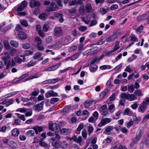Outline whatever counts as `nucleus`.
<instances>
[{"label":"nucleus","instance_id":"nucleus-6","mask_svg":"<svg viewBox=\"0 0 149 149\" xmlns=\"http://www.w3.org/2000/svg\"><path fill=\"white\" fill-rule=\"evenodd\" d=\"M44 102L42 101L40 103L35 105L33 107V109L36 111H38L43 109Z\"/></svg>","mask_w":149,"mask_h":149},{"label":"nucleus","instance_id":"nucleus-12","mask_svg":"<svg viewBox=\"0 0 149 149\" xmlns=\"http://www.w3.org/2000/svg\"><path fill=\"white\" fill-rule=\"evenodd\" d=\"M69 140H73L74 141L77 143H80L82 140V137L81 136H80L77 138L75 136H74L72 137H70L69 138Z\"/></svg>","mask_w":149,"mask_h":149},{"label":"nucleus","instance_id":"nucleus-15","mask_svg":"<svg viewBox=\"0 0 149 149\" xmlns=\"http://www.w3.org/2000/svg\"><path fill=\"white\" fill-rule=\"evenodd\" d=\"M50 140L52 141V146L54 147H57L59 144V141L58 140H57L54 137H52L50 139Z\"/></svg>","mask_w":149,"mask_h":149},{"label":"nucleus","instance_id":"nucleus-53","mask_svg":"<svg viewBox=\"0 0 149 149\" xmlns=\"http://www.w3.org/2000/svg\"><path fill=\"white\" fill-rule=\"evenodd\" d=\"M114 107L115 106L114 104H112L109 106V109L111 113H113L114 111V110L113 109L114 108Z\"/></svg>","mask_w":149,"mask_h":149},{"label":"nucleus","instance_id":"nucleus-1","mask_svg":"<svg viewBox=\"0 0 149 149\" xmlns=\"http://www.w3.org/2000/svg\"><path fill=\"white\" fill-rule=\"evenodd\" d=\"M111 118H102L98 124V126L99 127H102L106 124L109 123L111 122Z\"/></svg>","mask_w":149,"mask_h":149},{"label":"nucleus","instance_id":"nucleus-9","mask_svg":"<svg viewBox=\"0 0 149 149\" xmlns=\"http://www.w3.org/2000/svg\"><path fill=\"white\" fill-rule=\"evenodd\" d=\"M40 5V3L38 1L31 0L30 2V6L32 8L38 7Z\"/></svg>","mask_w":149,"mask_h":149},{"label":"nucleus","instance_id":"nucleus-28","mask_svg":"<svg viewBox=\"0 0 149 149\" xmlns=\"http://www.w3.org/2000/svg\"><path fill=\"white\" fill-rule=\"evenodd\" d=\"M124 114L125 115L131 116L132 115V111L130 110L129 108H127L124 110Z\"/></svg>","mask_w":149,"mask_h":149},{"label":"nucleus","instance_id":"nucleus-61","mask_svg":"<svg viewBox=\"0 0 149 149\" xmlns=\"http://www.w3.org/2000/svg\"><path fill=\"white\" fill-rule=\"evenodd\" d=\"M129 94H126L125 93H123L121 95L122 98L128 100Z\"/></svg>","mask_w":149,"mask_h":149},{"label":"nucleus","instance_id":"nucleus-46","mask_svg":"<svg viewBox=\"0 0 149 149\" xmlns=\"http://www.w3.org/2000/svg\"><path fill=\"white\" fill-rule=\"evenodd\" d=\"M89 112L87 110H84L83 111V113H82V115H86V116L85 117V119H86L88 118V117H89Z\"/></svg>","mask_w":149,"mask_h":149},{"label":"nucleus","instance_id":"nucleus-10","mask_svg":"<svg viewBox=\"0 0 149 149\" xmlns=\"http://www.w3.org/2000/svg\"><path fill=\"white\" fill-rule=\"evenodd\" d=\"M58 93L56 92H54L53 91L50 90L48 91V93H47L45 94V96L47 98L50 96L55 97L57 96Z\"/></svg>","mask_w":149,"mask_h":149},{"label":"nucleus","instance_id":"nucleus-38","mask_svg":"<svg viewBox=\"0 0 149 149\" xmlns=\"http://www.w3.org/2000/svg\"><path fill=\"white\" fill-rule=\"evenodd\" d=\"M80 55V53H77L70 57V59L72 61H74L77 59Z\"/></svg>","mask_w":149,"mask_h":149},{"label":"nucleus","instance_id":"nucleus-23","mask_svg":"<svg viewBox=\"0 0 149 149\" xmlns=\"http://www.w3.org/2000/svg\"><path fill=\"white\" fill-rule=\"evenodd\" d=\"M116 39V36L115 35H113L109 37L106 39L105 40L106 42L113 41Z\"/></svg>","mask_w":149,"mask_h":149},{"label":"nucleus","instance_id":"nucleus-58","mask_svg":"<svg viewBox=\"0 0 149 149\" xmlns=\"http://www.w3.org/2000/svg\"><path fill=\"white\" fill-rule=\"evenodd\" d=\"M59 87V85H57L54 86H49L47 88V89H55L58 88Z\"/></svg>","mask_w":149,"mask_h":149},{"label":"nucleus","instance_id":"nucleus-8","mask_svg":"<svg viewBox=\"0 0 149 149\" xmlns=\"http://www.w3.org/2000/svg\"><path fill=\"white\" fill-rule=\"evenodd\" d=\"M1 59L5 64L9 60H10V57L8 52H6L4 53V56L1 57Z\"/></svg>","mask_w":149,"mask_h":149},{"label":"nucleus","instance_id":"nucleus-37","mask_svg":"<svg viewBox=\"0 0 149 149\" xmlns=\"http://www.w3.org/2000/svg\"><path fill=\"white\" fill-rule=\"evenodd\" d=\"M47 15L45 13L41 14L39 16V19L43 20H45L47 18Z\"/></svg>","mask_w":149,"mask_h":149},{"label":"nucleus","instance_id":"nucleus-29","mask_svg":"<svg viewBox=\"0 0 149 149\" xmlns=\"http://www.w3.org/2000/svg\"><path fill=\"white\" fill-rule=\"evenodd\" d=\"M10 44L12 46L15 47H17L19 45L18 42L14 40H11L10 42Z\"/></svg>","mask_w":149,"mask_h":149},{"label":"nucleus","instance_id":"nucleus-40","mask_svg":"<svg viewBox=\"0 0 149 149\" xmlns=\"http://www.w3.org/2000/svg\"><path fill=\"white\" fill-rule=\"evenodd\" d=\"M33 54V52L28 50H26L24 53V55L25 56H28L30 55H32Z\"/></svg>","mask_w":149,"mask_h":149},{"label":"nucleus","instance_id":"nucleus-32","mask_svg":"<svg viewBox=\"0 0 149 149\" xmlns=\"http://www.w3.org/2000/svg\"><path fill=\"white\" fill-rule=\"evenodd\" d=\"M68 143L65 141H63L60 143V146L61 147L65 149L68 147Z\"/></svg>","mask_w":149,"mask_h":149},{"label":"nucleus","instance_id":"nucleus-24","mask_svg":"<svg viewBox=\"0 0 149 149\" xmlns=\"http://www.w3.org/2000/svg\"><path fill=\"white\" fill-rule=\"evenodd\" d=\"M93 101L92 100H86L84 103V106L86 108H88L92 104Z\"/></svg>","mask_w":149,"mask_h":149},{"label":"nucleus","instance_id":"nucleus-39","mask_svg":"<svg viewBox=\"0 0 149 149\" xmlns=\"http://www.w3.org/2000/svg\"><path fill=\"white\" fill-rule=\"evenodd\" d=\"M134 88L133 85L129 86L127 88L128 91L130 93H132L134 90Z\"/></svg>","mask_w":149,"mask_h":149},{"label":"nucleus","instance_id":"nucleus-49","mask_svg":"<svg viewBox=\"0 0 149 149\" xmlns=\"http://www.w3.org/2000/svg\"><path fill=\"white\" fill-rule=\"evenodd\" d=\"M36 63V62L31 60L27 63V66L28 67H30L35 65Z\"/></svg>","mask_w":149,"mask_h":149},{"label":"nucleus","instance_id":"nucleus-54","mask_svg":"<svg viewBox=\"0 0 149 149\" xmlns=\"http://www.w3.org/2000/svg\"><path fill=\"white\" fill-rule=\"evenodd\" d=\"M149 103V98H146L145 100L143 101L142 104L146 106H147Z\"/></svg>","mask_w":149,"mask_h":149},{"label":"nucleus","instance_id":"nucleus-14","mask_svg":"<svg viewBox=\"0 0 149 149\" xmlns=\"http://www.w3.org/2000/svg\"><path fill=\"white\" fill-rule=\"evenodd\" d=\"M18 36L19 38L21 40H24L27 38L26 35L25 33L22 31H19Z\"/></svg>","mask_w":149,"mask_h":149},{"label":"nucleus","instance_id":"nucleus-50","mask_svg":"<svg viewBox=\"0 0 149 149\" xmlns=\"http://www.w3.org/2000/svg\"><path fill=\"white\" fill-rule=\"evenodd\" d=\"M15 61L19 63H21L22 62V60L19 57H16L14 58Z\"/></svg>","mask_w":149,"mask_h":149},{"label":"nucleus","instance_id":"nucleus-43","mask_svg":"<svg viewBox=\"0 0 149 149\" xmlns=\"http://www.w3.org/2000/svg\"><path fill=\"white\" fill-rule=\"evenodd\" d=\"M15 114L17 116L18 118L20 119L23 121H25V120L26 119L24 116V115H21L18 113H15Z\"/></svg>","mask_w":149,"mask_h":149},{"label":"nucleus","instance_id":"nucleus-4","mask_svg":"<svg viewBox=\"0 0 149 149\" xmlns=\"http://www.w3.org/2000/svg\"><path fill=\"white\" fill-rule=\"evenodd\" d=\"M58 9L56 4L55 3H52L48 7L46 10L48 12L55 11Z\"/></svg>","mask_w":149,"mask_h":149},{"label":"nucleus","instance_id":"nucleus-35","mask_svg":"<svg viewBox=\"0 0 149 149\" xmlns=\"http://www.w3.org/2000/svg\"><path fill=\"white\" fill-rule=\"evenodd\" d=\"M134 93L138 96H141L143 95L142 93V91L140 89L135 90Z\"/></svg>","mask_w":149,"mask_h":149},{"label":"nucleus","instance_id":"nucleus-64","mask_svg":"<svg viewBox=\"0 0 149 149\" xmlns=\"http://www.w3.org/2000/svg\"><path fill=\"white\" fill-rule=\"evenodd\" d=\"M139 104L137 102H135L134 104L131 106L132 108L133 109H136L138 107Z\"/></svg>","mask_w":149,"mask_h":149},{"label":"nucleus","instance_id":"nucleus-25","mask_svg":"<svg viewBox=\"0 0 149 149\" xmlns=\"http://www.w3.org/2000/svg\"><path fill=\"white\" fill-rule=\"evenodd\" d=\"M35 41L37 45H41L42 42V41L41 40L40 38L38 36L36 37L35 38Z\"/></svg>","mask_w":149,"mask_h":149},{"label":"nucleus","instance_id":"nucleus-26","mask_svg":"<svg viewBox=\"0 0 149 149\" xmlns=\"http://www.w3.org/2000/svg\"><path fill=\"white\" fill-rule=\"evenodd\" d=\"M137 97L134 94H129L128 100L132 101L136 99Z\"/></svg>","mask_w":149,"mask_h":149},{"label":"nucleus","instance_id":"nucleus-31","mask_svg":"<svg viewBox=\"0 0 149 149\" xmlns=\"http://www.w3.org/2000/svg\"><path fill=\"white\" fill-rule=\"evenodd\" d=\"M68 132L69 130L68 129L63 128L61 130V133L63 135H67Z\"/></svg>","mask_w":149,"mask_h":149},{"label":"nucleus","instance_id":"nucleus-7","mask_svg":"<svg viewBox=\"0 0 149 149\" xmlns=\"http://www.w3.org/2000/svg\"><path fill=\"white\" fill-rule=\"evenodd\" d=\"M6 66V69H8L10 67H13L16 65V64L14 62L13 59H12V61L9 60L6 63L4 64Z\"/></svg>","mask_w":149,"mask_h":149},{"label":"nucleus","instance_id":"nucleus-18","mask_svg":"<svg viewBox=\"0 0 149 149\" xmlns=\"http://www.w3.org/2000/svg\"><path fill=\"white\" fill-rule=\"evenodd\" d=\"M40 145L42 146L43 147L46 148H48L49 147V145L43 141L42 139H41L39 141Z\"/></svg>","mask_w":149,"mask_h":149},{"label":"nucleus","instance_id":"nucleus-22","mask_svg":"<svg viewBox=\"0 0 149 149\" xmlns=\"http://www.w3.org/2000/svg\"><path fill=\"white\" fill-rule=\"evenodd\" d=\"M71 38L70 36L68 35L66 36L63 40V41L65 43L64 45H67L71 41Z\"/></svg>","mask_w":149,"mask_h":149},{"label":"nucleus","instance_id":"nucleus-34","mask_svg":"<svg viewBox=\"0 0 149 149\" xmlns=\"http://www.w3.org/2000/svg\"><path fill=\"white\" fill-rule=\"evenodd\" d=\"M121 45H120V42L119 41H117L115 43V45L113 48V49L116 51L118 49Z\"/></svg>","mask_w":149,"mask_h":149},{"label":"nucleus","instance_id":"nucleus-62","mask_svg":"<svg viewBox=\"0 0 149 149\" xmlns=\"http://www.w3.org/2000/svg\"><path fill=\"white\" fill-rule=\"evenodd\" d=\"M94 128L93 126L91 125H90L88 127V130L89 132L88 134L90 135L93 131Z\"/></svg>","mask_w":149,"mask_h":149},{"label":"nucleus","instance_id":"nucleus-33","mask_svg":"<svg viewBox=\"0 0 149 149\" xmlns=\"http://www.w3.org/2000/svg\"><path fill=\"white\" fill-rule=\"evenodd\" d=\"M97 65L95 64L91 66L90 70L91 72H94L97 70Z\"/></svg>","mask_w":149,"mask_h":149},{"label":"nucleus","instance_id":"nucleus-60","mask_svg":"<svg viewBox=\"0 0 149 149\" xmlns=\"http://www.w3.org/2000/svg\"><path fill=\"white\" fill-rule=\"evenodd\" d=\"M108 10L109 9L108 8L105 9L104 8H101L100 9V11L102 14L104 15L107 13Z\"/></svg>","mask_w":149,"mask_h":149},{"label":"nucleus","instance_id":"nucleus-27","mask_svg":"<svg viewBox=\"0 0 149 149\" xmlns=\"http://www.w3.org/2000/svg\"><path fill=\"white\" fill-rule=\"evenodd\" d=\"M10 49V53L11 56H14L17 54V51L14 48L11 47Z\"/></svg>","mask_w":149,"mask_h":149},{"label":"nucleus","instance_id":"nucleus-63","mask_svg":"<svg viewBox=\"0 0 149 149\" xmlns=\"http://www.w3.org/2000/svg\"><path fill=\"white\" fill-rule=\"evenodd\" d=\"M26 134L29 136H33L34 134V132L33 130H29L26 132Z\"/></svg>","mask_w":149,"mask_h":149},{"label":"nucleus","instance_id":"nucleus-3","mask_svg":"<svg viewBox=\"0 0 149 149\" xmlns=\"http://www.w3.org/2000/svg\"><path fill=\"white\" fill-rule=\"evenodd\" d=\"M54 31V36L56 38L61 36L63 34L62 31L60 27L56 28Z\"/></svg>","mask_w":149,"mask_h":149},{"label":"nucleus","instance_id":"nucleus-59","mask_svg":"<svg viewBox=\"0 0 149 149\" xmlns=\"http://www.w3.org/2000/svg\"><path fill=\"white\" fill-rule=\"evenodd\" d=\"M77 47L75 45L73 46L68 49V52H72L73 51L76 50L77 49Z\"/></svg>","mask_w":149,"mask_h":149},{"label":"nucleus","instance_id":"nucleus-55","mask_svg":"<svg viewBox=\"0 0 149 149\" xmlns=\"http://www.w3.org/2000/svg\"><path fill=\"white\" fill-rule=\"evenodd\" d=\"M107 93L106 91H102L100 94V97L101 99H103L104 96L107 94Z\"/></svg>","mask_w":149,"mask_h":149},{"label":"nucleus","instance_id":"nucleus-44","mask_svg":"<svg viewBox=\"0 0 149 149\" xmlns=\"http://www.w3.org/2000/svg\"><path fill=\"white\" fill-rule=\"evenodd\" d=\"M83 127L84 126L83 124L82 123H80L77 128V133H79L81 130L83 128Z\"/></svg>","mask_w":149,"mask_h":149},{"label":"nucleus","instance_id":"nucleus-47","mask_svg":"<svg viewBox=\"0 0 149 149\" xmlns=\"http://www.w3.org/2000/svg\"><path fill=\"white\" fill-rule=\"evenodd\" d=\"M85 11L84 6H81L80 7L79 9V12L81 15H84Z\"/></svg>","mask_w":149,"mask_h":149},{"label":"nucleus","instance_id":"nucleus-45","mask_svg":"<svg viewBox=\"0 0 149 149\" xmlns=\"http://www.w3.org/2000/svg\"><path fill=\"white\" fill-rule=\"evenodd\" d=\"M61 65V63H58L56 65H53L51 66L52 71H54L59 68Z\"/></svg>","mask_w":149,"mask_h":149},{"label":"nucleus","instance_id":"nucleus-5","mask_svg":"<svg viewBox=\"0 0 149 149\" xmlns=\"http://www.w3.org/2000/svg\"><path fill=\"white\" fill-rule=\"evenodd\" d=\"M144 132V129L142 127H140L139 129L136 134V139L137 140H139L142 136Z\"/></svg>","mask_w":149,"mask_h":149},{"label":"nucleus","instance_id":"nucleus-57","mask_svg":"<svg viewBox=\"0 0 149 149\" xmlns=\"http://www.w3.org/2000/svg\"><path fill=\"white\" fill-rule=\"evenodd\" d=\"M22 47L25 49H28L30 47V45L29 43H25L22 45Z\"/></svg>","mask_w":149,"mask_h":149},{"label":"nucleus","instance_id":"nucleus-51","mask_svg":"<svg viewBox=\"0 0 149 149\" xmlns=\"http://www.w3.org/2000/svg\"><path fill=\"white\" fill-rule=\"evenodd\" d=\"M137 56L134 54H133L132 56L128 59V61L129 62H131L136 58Z\"/></svg>","mask_w":149,"mask_h":149},{"label":"nucleus","instance_id":"nucleus-20","mask_svg":"<svg viewBox=\"0 0 149 149\" xmlns=\"http://www.w3.org/2000/svg\"><path fill=\"white\" fill-rule=\"evenodd\" d=\"M92 7L90 3L87 4L85 6V11L87 13H89L91 12Z\"/></svg>","mask_w":149,"mask_h":149},{"label":"nucleus","instance_id":"nucleus-48","mask_svg":"<svg viewBox=\"0 0 149 149\" xmlns=\"http://www.w3.org/2000/svg\"><path fill=\"white\" fill-rule=\"evenodd\" d=\"M20 23L22 25H23L25 27H27L28 26L27 22L25 19L21 20Z\"/></svg>","mask_w":149,"mask_h":149},{"label":"nucleus","instance_id":"nucleus-56","mask_svg":"<svg viewBox=\"0 0 149 149\" xmlns=\"http://www.w3.org/2000/svg\"><path fill=\"white\" fill-rule=\"evenodd\" d=\"M49 28V25L48 24H44L43 27V30L45 32H47Z\"/></svg>","mask_w":149,"mask_h":149},{"label":"nucleus","instance_id":"nucleus-42","mask_svg":"<svg viewBox=\"0 0 149 149\" xmlns=\"http://www.w3.org/2000/svg\"><path fill=\"white\" fill-rule=\"evenodd\" d=\"M14 101V100L13 98H11L8 101H7V104H6V107H8L10 105L13 104Z\"/></svg>","mask_w":149,"mask_h":149},{"label":"nucleus","instance_id":"nucleus-36","mask_svg":"<svg viewBox=\"0 0 149 149\" xmlns=\"http://www.w3.org/2000/svg\"><path fill=\"white\" fill-rule=\"evenodd\" d=\"M3 44L4 47L6 49L8 50L10 49V45L8 41H4L3 42Z\"/></svg>","mask_w":149,"mask_h":149},{"label":"nucleus","instance_id":"nucleus-52","mask_svg":"<svg viewBox=\"0 0 149 149\" xmlns=\"http://www.w3.org/2000/svg\"><path fill=\"white\" fill-rule=\"evenodd\" d=\"M52 49L55 50L58 49L60 48L61 47V46L60 45L59 46L58 44H56L55 45H52Z\"/></svg>","mask_w":149,"mask_h":149},{"label":"nucleus","instance_id":"nucleus-16","mask_svg":"<svg viewBox=\"0 0 149 149\" xmlns=\"http://www.w3.org/2000/svg\"><path fill=\"white\" fill-rule=\"evenodd\" d=\"M33 129L35 131L36 134H37L43 130V128L41 126H38L34 127Z\"/></svg>","mask_w":149,"mask_h":149},{"label":"nucleus","instance_id":"nucleus-41","mask_svg":"<svg viewBox=\"0 0 149 149\" xmlns=\"http://www.w3.org/2000/svg\"><path fill=\"white\" fill-rule=\"evenodd\" d=\"M59 100V99L57 97H54L51 99L50 103L51 104H53L57 102Z\"/></svg>","mask_w":149,"mask_h":149},{"label":"nucleus","instance_id":"nucleus-2","mask_svg":"<svg viewBox=\"0 0 149 149\" xmlns=\"http://www.w3.org/2000/svg\"><path fill=\"white\" fill-rule=\"evenodd\" d=\"M49 129L52 131H55L58 132L60 130V128L59 127L58 125L56 123H51L49 125Z\"/></svg>","mask_w":149,"mask_h":149},{"label":"nucleus","instance_id":"nucleus-30","mask_svg":"<svg viewBox=\"0 0 149 149\" xmlns=\"http://www.w3.org/2000/svg\"><path fill=\"white\" fill-rule=\"evenodd\" d=\"M113 129V127L112 126H109L103 132V133L104 134H107L108 132L112 131Z\"/></svg>","mask_w":149,"mask_h":149},{"label":"nucleus","instance_id":"nucleus-13","mask_svg":"<svg viewBox=\"0 0 149 149\" xmlns=\"http://www.w3.org/2000/svg\"><path fill=\"white\" fill-rule=\"evenodd\" d=\"M36 29L40 36L42 38H43L45 35L41 31V26L40 25H37L36 26Z\"/></svg>","mask_w":149,"mask_h":149},{"label":"nucleus","instance_id":"nucleus-11","mask_svg":"<svg viewBox=\"0 0 149 149\" xmlns=\"http://www.w3.org/2000/svg\"><path fill=\"white\" fill-rule=\"evenodd\" d=\"M42 55V53L40 52H38L35 53L33 55V58L35 59H38L39 60H42L43 58H41Z\"/></svg>","mask_w":149,"mask_h":149},{"label":"nucleus","instance_id":"nucleus-21","mask_svg":"<svg viewBox=\"0 0 149 149\" xmlns=\"http://www.w3.org/2000/svg\"><path fill=\"white\" fill-rule=\"evenodd\" d=\"M19 132V131L17 128H14L11 131L12 135L14 136H18Z\"/></svg>","mask_w":149,"mask_h":149},{"label":"nucleus","instance_id":"nucleus-19","mask_svg":"<svg viewBox=\"0 0 149 149\" xmlns=\"http://www.w3.org/2000/svg\"><path fill=\"white\" fill-rule=\"evenodd\" d=\"M147 108V106H145V105L142 104V105L139 107L138 109L139 112H141L142 113H143L145 112Z\"/></svg>","mask_w":149,"mask_h":149},{"label":"nucleus","instance_id":"nucleus-17","mask_svg":"<svg viewBox=\"0 0 149 149\" xmlns=\"http://www.w3.org/2000/svg\"><path fill=\"white\" fill-rule=\"evenodd\" d=\"M41 76V74L39 72L37 73L35 75H32L29 77L28 78L26 79V81L32 79L34 78H37L40 77Z\"/></svg>","mask_w":149,"mask_h":149}]
</instances>
